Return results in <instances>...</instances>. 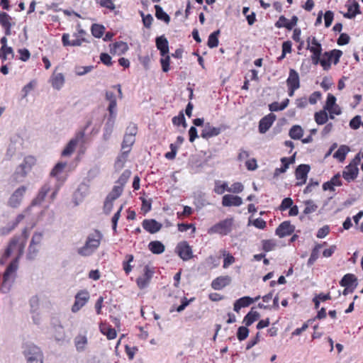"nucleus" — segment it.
Listing matches in <instances>:
<instances>
[{
  "mask_svg": "<svg viewBox=\"0 0 363 363\" xmlns=\"http://www.w3.org/2000/svg\"><path fill=\"white\" fill-rule=\"evenodd\" d=\"M242 203L241 197L231 194H225L222 199V205L223 206H240Z\"/></svg>",
  "mask_w": 363,
  "mask_h": 363,
  "instance_id": "obj_22",
  "label": "nucleus"
},
{
  "mask_svg": "<svg viewBox=\"0 0 363 363\" xmlns=\"http://www.w3.org/2000/svg\"><path fill=\"white\" fill-rule=\"evenodd\" d=\"M228 187L226 183L220 184V182L217 181L215 183L214 191L217 194H223L225 191H228Z\"/></svg>",
  "mask_w": 363,
  "mask_h": 363,
  "instance_id": "obj_60",
  "label": "nucleus"
},
{
  "mask_svg": "<svg viewBox=\"0 0 363 363\" xmlns=\"http://www.w3.org/2000/svg\"><path fill=\"white\" fill-rule=\"evenodd\" d=\"M130 174H131V172H130V170H128V169L125 170L121 174V175L120 176L118 179L116 181V184L118 185V186H121L123 188L125 184L128 181V179H129V178L130 177Z\"/></svg>",
  "mask_w": 363,
  "mask_h": 363,
  "instance_id": "obj_51",
  "label": "nucleus"
},
{
  "mask_svg": "<svg viewBox=\"0 0 363 363\" xmlns=\"http://www.w3.org/2000/svg\"><path fill=\"white\" fill-rule=\"evenodd\" d=\"M9 55H11L13 56V49L11 47H4L1 48L0 49V58L2 60V61H5L7 60V56Z\"/></svg>",
  "mask_w": 363,
  "mask_h": 363,
  "instance_id": "obj_63",
  "label": "nucleus"
},
{
  "mask_svg": "<svg viewBox=\"0 0 363 363\" xmlns=\"http://www.w3.org/2000/svg\"><path fill=\"white\" fill-rule=\"evenodd\" d=\"M106 99L109 101L108 111L111 117H115V112L116 108V98L115 94L111 91L106 92Z\"/></svg>",
  "mask_w": 363,
  "mask_h": 363,
  "instance_id": "obj_28",
  "label": "nucleus"
},
{
  "mask_svg": "<svg viewBox=\"0 0 363 363\" xmlns=\"http://www.w3.org/2000/svg\"><path fill=\"white\" fill-rule=\"evenodd\" d=\"M249 335V330L247 326H240L238 329L237 337L240 341L245 340Z\"/></svg>",
  "mask_w": 363,
  "mask_h": 363,
  "instance_id": "obj_55",
  "label": "nucleus"
},
{
  "mask_svg": "<svg viewBox=\"0 0 363 363\" xmlns=\"http://www.w3.org/2000/svg\"><path fill=\"white\" fill-rule=\"evenodd\" d=\"M175 252L183 261H188L194 257L192 247L185 240L177 245Z\"/></svg>",
  "mask_w": 363,
  "mask_h": 363,
  "instance_id": "obj_7",
  "label": "nucleus"
},
{
  "mask_svg": "<svg viewBox=\"0 0 363 363\" xmlns=\"http://www.w3.org/2000/svg\"><path fill=\"white\" fill-rule=\"evenodd\" d=\"M315 121L318 125L325 124L328 119V116L327 113L325 111H320L319 112H316L314 116Z\"/></svg>",
  "mask_w": 363,
  "mask_h": 363,
  "instance_id": "obj_48",
  "label": "nucleus"
},
{
  "mask_svg": "<svg viewBox=\"0 0 363 363\" xmlns=\"http://www.w3.org/2000/svg\"><path fill=\"white\" fill-rule=\"evenodd\" d=\"M260 298V296H257L255 298H251L250 296H244L235 301L233 305V310L239 313L242 308L247 307L254 302L257 301Z\"/></svg>",
  "mask_w": 363,
  "mask_h": 363,
  "instance_id": "obj_15",
  "label": "nucleus"
},
{
  "mask_svg": "<svg viewBox=\"0 0 363 363\" xmlns=\"http://www.w3.org/2000/svg\"><path fill=\"white\" fill-rule=\"evenodd\" d=\"M222 130V127L213 126L208 122L204 125V128L201 130V137L205 140H208L220 135Z\"/></svg>",
  "mask_w": 363,
  "mask_h": 363,
  "instance_id": "obj_12",
  "label": "nucleus"
},
{
  "mask_svg": "<svg viewBox=\"0 0 363 363\" xmlns=\"http://www.w3.org/2000/svg\"><path fill=\"white\" fill-rule=\"evenodd\" d=\"M27 169L22 168V166L19 165L13 174V181L16 183H19L27 176Z\"/></svg>",
  "mask_w": 363,
  "mask_h": 363,
  "instance_id": "obj_36",
  "label": "nucleus"
},
{
  "mask_svg": "<svg viewBox=\"0 0 363 363\" xmlns=\"http://www.w3.org/2000/svg\"><path fill=\"white\" fill-rule=\"evenodd\" d=\"M287 86L300 87V78L298 73L294 69H290L289 77L286 79Z\"/></svg>",
  "mask_w": 363,
  "mask_h": 363,
  "instance_id": "obj_25",
  "label": "nucleus"
},
{
  "mask_svg": "<svg viewBox=\"0 0 363 363\" xmlns=\"http://www.w3.org/2000/svg\"><path fill=\"white\" fill-rule=\"evenodd\" d=\"M342 55V52L340 50L334 49L329 52H325L323 58L320 61V65L325 70H328L331 67V62L334 65H337L340 62V59Z\"/></svg>",
  "mask_w": 363,
  "mask_h": 363,
  "instance_id": "obj_6",
  "label": "nucleus"
},
{
  "mask_svg": "<svg viewBox=\"0 0 363 363\" xmlns=\"http://www.w3.org/2000/svg\"><path fill=\"white\" fill-rule=\"evenodd\" d=\"M128 49V46L126 43L123 41L116 42L113 44L111 50L114 53L123 54Z\"/></svg>",
  "mask_w": 363,
  "mask_h": 363,
  "instance_id": "obj_38",
  "label": "nucleus"
},
{
  "mask_svg": "<svg viewBox=\"0 0 363 363\" xmlns=\"http://www.w3.org/2000/svg\"><path fill=\"white\" fill-rule=\"evenodd\" d=\"M26 190L27 188L25 186H21L16 189L9 199L8 205L11 208L18 207L23 200Z\"/></svg>",
  "mask_w": 363,
  "mask_h": 363,
  "instance_id": "obj_10",
  "label": "nucleus"
},
{
  "mask_svg": "<svg viewBox=\"0 0 363 363\" xmlns=\"http://www.w3.org/2000/svg\"><path fill=\"white\" fill-rule=\"evenodd\" d=\"M262 249L266 252L273 250L277 246L276 241L272 239L263 240L262 241Z\"/></svg>",
  "mask_w": 363,
  "mask_h": 363,
  "instance_id": "obj_50",
  "label": "nucleus"
},
{
  "mask_svg": "<svg viewBox=\"0 0 363 363\" xmlns=\"http://www.w3.org/2000/svg\"><path fill=\"white\" fill-rule=\"evenodd\" d=\"M289 104V99H284L281 104L278 102H273L269 106V108L271 111H279L285 109Z\"/></svg>",
  "mask_w": 363,
  "mask_h": 363,
  "instance_id": "obj_43",
  "label": "nucleus"
},
{
  "mask_svg": "<svg viewBox=\"0 0 363 363\" xmlns=\"http://www.w3.org/2000/svg\"><path fill=\"white\" fill-rule=\"evenodd\" d=\"M234 225L233 218H227L214 224L208 229V234H218L220 236H225L230 234Z\"/></svg>",
  "mask_w": 363,
  "mask_h": 363,
  "instance_id": "obj_3",
  "label": "nucleus"
},
{
  "mask_svg": "<svg viewBox=\"0 0 363 363\" xmlns=\"http://www.w3.org/2000/svg\"><path fill=\"white\" fill-rule=\"evenodd\" d=\"M356 281L357 278L354 274H347L342 277L340 284L342 286L350 288L352 286Z\"/></svg>",
  "mask_w": 363,
  "mask_h": 363,
  "instance_id": "obj_34",
  "label": "nucleus"
},
{
  "mask_svg": "<svg viewBox=\"0 0 363 363\" xmlns=\"http://www.w3.org/2000/svg\"><path fill=\"white\" fill-rule=\"evenodd\" d=\"M13 18L6 12H0V25L4 30L5 35L11 34V28L14 23L12 22Z\"/></svg>",
  "mask_w": 363,
  "mask_h": 363,
  "instance_id": "obj_17",
  "label": "nucleus"
},
{
  "mask_svg": "<svg viewBox=\"0 0 363 363\" xmlns=\"http://www.w3.org/2000/svg\"><path fill=\"white\" fill-rule=\"evenodd\" d=\"M298 20L296 16H293L290 20H288L284 16H281L274 25L277 28H285L291 30L297 24Z\"/></svg>",
  "mask_w": 363,
  "mask_h": 363,
  "instance_id": "obj_14",
  "label": "nucleus"
},
{
  "mask_svg": "<svg viewBox=\"0 0 363 363\" xmlns=\"http://www.w3.org/2000/svg\"><path fill=\"white\" fill-rule=\"evenodd\" d=\"M42 240V233H35L33 234L28 249L27 257L28 259H32L35 257L39 251L38 247L41 244Z\"/></svg>",
  "mask_w": 363,
  "mask_h": 363,
  "instance_id": "obj_9",
  "label": "nucleus"
},
{
  "mask_svg": "<svg viewBox=\"0 0 363 363\" xmlns=\"http://www.w3.org/2000/svg\"><path fill=\"white\" fill-rule=\"evenodd\" d=\"M225 252H226L224 250L223 253V256H225L223 267L225 269L228 268L230 264H233L235 261V257L229 253L225 254Z\"/></svg>",
  "mask_w": 363,
  "mask_h": 363,
  "instance_id": "obj_64",
  "label": "nucleus"
},
{
  "mask_svg": "<svg viewBox=\"0 0 363 363\" xmlns=\"http://www.w3.org/2000/svg\"><path fill=\"white\" fill-rule=\"evenodd\" d=\"M149 250L156 255L162 254L164 252L165 247L160 241H151L148 245Z\"/></svg>",
  "mask_w": 363,
  "mask_h": 363,
  "instance_id": "obj_32",
  "label": "nucleus"
},
{
  "mask_svg": "<svg viewBox=\"0 0 363 363\" xmlns=\"http://www.w3.org/2000/svg\"><path fill=\"white\" fill-rule=\"evenodd\" d=\"M123 191V186L116 184L113 187L111 191L108 194L106 197H108L109 199L115 201L122 194Z\"/></svg>",
  "mask_w": 363,
  "mask_h": 363,
  "instance_id": "obj_46",
  "label": "nucleus"
},
{
  "mask_svg": "<svg viewBox=\"0 0 363 363\" xmlns=\"http://www.w3.org/2000/svg\"><path fill=\"white\" fill-rule=\"evenodd\" d=\"M359 172V169L357 167V163L352 164L350 163L347 166L345 167L344 171L342 172L343 178L347 181L348 182L354 180Z\"/></svg>",
  "mask_w": 363,
  "mask_h": 363,
  "instance_id": "obj_19",
  "label": "nucleus"
},
{
  "mask_svg": "<svg viewBox=\"0 0 363 363\" xmlns=\"http://www.w3.org/2000/svg\"><path fill=\"white\" fill-rule=\"evenodd\" d=\"M306 42L307 49L312 53L311 58L313 63L314 65L320 63L322 60L320 59V55L323 50L321 44L318 41L315 36L308 37Z\"/></svg>",
  "mask_w": 363,
  "mask_h": 363,
  "instance_id": "obj_5",
  "label": "nucleus"
},
{
  "mask_svg": "<svg viewBox=\"0 0 363 363\" xmlns=\"http://www.w3.org/2000/svg\"><path fill=\"white\" fill-rule=\"evenodd\" d=\"M163 57L160 59L162 69L164 72H167L170 69V57L167 54Z\"/></svg>",
  "mask_w": 363,
  "mask_h": 363,
  "instance_id": "obj_62",
  "label": "nucleus"
},
{
  "mask_svg": "<svg viewBox=\"0 0 363 363\" xmlns=\"http://www.w3.org/2000/svg\"><path fill=\"white\" fill-rule=\"evenodd\" d=\"M142 226L147 232L155 234L161 230L162 225L155 219H145L142 222Z\"/></svg>",
  "mask_w": 363,
  "mask_h": 363,
  "instance_id": "obj_18",
  "label": "nucleus"
},
{
  "mask_svg": "<svg viewBox=\"0 0 363 363\" xmlns=\"http://www.w3.org/2000/svg\"><path fill=\"white\" fill-rule=\"evenodd\" d=\"M67 162H57L52 169L50 172V176L57 177L60 174H61L63 172L64 169L67 167Z\"/></svg>",
  "mask_w": 363,
  "mask_h": 363,
  "instance_id": "obj_49",
  "label": "nucleus"
},
{
  "mask_svg": "<svg viewBox=\"0 0 363 363\" xmlns=\"http://www.w3.org/2000/svg\"><path fill=\"white\" fill-rule=\"evenodd\" d=\"M105 31V28L102 25L94 24L91 26V33L95 38H101Z\"/></svg>",
  "mask_w": 363,
  "mask_h": 363,
  "instance_id": "obj_52",
  "label": "nucleus"
},
{
  "mask_svg": "<svg viewBox=\"0 0 363 363\" xmlns=\"http://www.w3.org/2000/svg\"><path fill=\"white\" fill-rule=\"evenodd\" d=\"M294 230L295 227L291 224L290 221H284L277 228L275 233L279 238H284L291 235Z\"/></svg>",
  "mask_w": 363,
  "mask_h": 363,
  "instance_id": "obj_16",
  "label": "nucleus"
},
{
  "mask_svg": "<svg viewBox=\"0 0 363 363\" xmlns=\"http://www.w3.org/2000/svg\"><path fill=\"white\" fill-rule=\"evenodd\" d=\"M74 345L78 352H82L85 350L88 340L85 335H78L74 338Z\"/></svg>",
  "mask_w": 363,
  "mask_h": 363,
  "instance_id": "obj_29",
  "label": "nucleus"
},
{
  "mask_svg": "<svg viewBox=\"0 0 363 363\" xmlns=\"http://www.w3.org/2000/svg\"><path fill=\"white\" fill-rule=\"evenodd\" d=\"M50 191V185L49 184H45L43 186H42V187L38 191V195L33 200L32 205L35 206L40 204L45 200V197L47 196Z\"/></svg>",
  "mask_w": 363,
  "mask_h": 363,
  "instance_id": "obj_23",
  "label": "nucleus"
},
{
  "mask_svg": "<svg viewBox=\"0 0 363 363\" xmlns=\"http://www.w3.org/2000/svg\"><path fill=\"white\" fill-rule=\"evenodd\" d=\"M135 141V139L133 136L125 135L121 145L122 152L128 154Z\"/></svg>",
  "mask_w": 363,
  "mask_h": 363,
  "instance_id": "obj_33",
  "label": "nucleus"
},
{
  "mask_svg": "<svg viewBox=\"0 0 363 363\" xmlns=\"http://www.w3.org/2000/svg\"><path fill=\"white\" fill-rule=\"evenodd\" d=\"M289 136L294 140H299L303 135V130L300 125H293L289 130Z\"/></svg>",
  "mask_w": 363,
  "mask_h": 363,
  "instance_id": "obj_39",
  "label": "nucleus"
},
{
  "mask_svg": "<svg viewBox=\"0 0 363 363\" xmlns=\"http://www.w3.org/2000/svg\"><path fill=\"white\" fill-rule=\"evenodd\" d=\"M318 209V206L314 203V202L311 200L306 201L305 202V208L303 210V213L305 215L311 214L315 212Z\"/></svg>",
  "mask_w": 363,
  "mask_h": 363,
  "instance_id": "obj_53",
  "label": "nucleus"
},
{
  "mask_svg": "<svg viewBox=\"0 0 363 363\" xmlns=\"http://www.w3.org/2000/svg\"><path fill=\"white\" fill-rule=\"evenodd\" d=\"M250 11L249 7H244L242 9V13L246 17L247 23L250 26L254 24L256 21V15L255 12H252L250 14L248 13Z\"/></svg>",
  "mask_w": 363,
  "mask_h": 363,
  "instance_id": "obj_54",
  "label": "nucleus"
},
{
  "mask_svg": "<svg viewBox=\"0 0 363 363\" xmlns=\"http://www.w3.org/2000/svg\"><path fill=\"white\" fill-rule=\"evenodd\" d=\"M251 223L255 228L261 230H263L267 227L266 221L261 218H257L255 219L252 222H251V220H250L248 225H250Z\"/></svg>",
  "mask_w": 363,
  "mask_h": 363,
  "instance_id": "obj_61",
  "label": "nucleus"
},
{
  "mask_svg": "<svg viewBox=\"0 0 363 363\" xmlns=\"http://www.w3.org/2000/svg\"><path fill=\"white\" fill-rule=\"evenodd\" d=\"M350 147L347 145H340L337 150L334 153L333 157L339 162H342L346 157L347 154L350 152Z\"/></svg>",
  "mask_w": 363,
  "mask_h": 363,
  "instance_id": "obj_31",
  "label": "nucleus"
},
{
  "mask_svg": "<svg viewBox=\"0 0 363 363\" xmlns=\"http://www.w3.org/2000/svg\"><path fill=\"white\" fill-rule=\"evenodd\" d=\"M128 155L125 152H122L121 154L118 157L116 162L115 167L116 169H122L124 167V164L127 160Z\"/></svg>",
  "mask_w": 363,
  "mask_h": 363,
  "instance_id": "obj_56",
  "label": "nucleus"
},
{
  "mask_svg": "<svg viewBox=\"0 0 363 363\" xmlns=\"http://www.w3.org/2000/svg\"><path fill=\"white\" fill-rule=\"evenodd\" d=\"M295 161L294 155L291 157H282L281 159V167L275 169L274 174L279 175V174L284 173L289 168V165Z\"/></svg>",
  "mask_w": 363,
  "mask_h": 363,
  "instance_id": "obj_30",
  "label": "nucleus"
},
{
  "mask_svg": "<svg viewBox=\"0 0 363 363\" xmlns=\"http://www.w3.org/2000/svg\"><path fill=\"white\" fill-rule=\"evenodd\" d=\"M359 13L360 10L359 4L357 2H354L353 4L349 6L347 12L344 14V16L347 18H353Z\"/></svg>",
  "mask_w": 363,
  "mask_h": 363,
  "instance_id": "obj_40",
  "label": "nucleus"
},
{
  "mask_svg": "<svg viewBox=\"0 0 363 363\" xmlns=\"http://www.w3.org/2000/svg\"><path fill=\"white\" fill-rule=\"evenodd\" d=\"M103 235L99 230H94L89 233L86 239L84 245L77 249V253L83 257L91 255L99 247Z\"/></svg>",
  "mask_w": 363,
  "mask_h": 363,
  "instance_id": "obj_2",
  "label": "nucleus"
},
{
  "mask_svg": "<svg viewBox=\"0 0 363 363\" xmlns=\"http://www.w3.org/2000/svg\"><path fill=\"white\" fill-rule=\"evenodd\" d=\"M23 348L28 363H43V354L40 347L34 344H26Z\"/></svg>",
  "mask_w": 363,
  "mask_h": 363,
  "instance_id": "obj_4",
  "label": "nucleus"
},
{
  "mask_svg": "<svg viewBox=\"0 0 363 363\" xmlns=\"http://www.w3.org/2000/svg\"><path fill=\"white\" fill-rule=\"evenodd\" d=\"M194 213V210L189 206H184L182 212H177V216L179 219H184L186 217H189Z\"/></svg>",
  "mask_w": 363,
  "mask_h": 363,
  "instance_id": "obj_58",
  "label": "nucleus"
},
{
  "mask_svg": "<svg viewBox=\"0 0 363 363\" xmlns=\"http://www.w3.org/2000/svg\"><path fill=\"white\" fill-rule=\"evenodd\" d=\"M220 34V30H217L212 33L210 34L208 39L207 45L210 48H214L218 47L219 41H218V35Z\"/></svg>",
  "mask_w": 363,
  "mask_h": 363,
  "instance_id": "obj_42",
  "label": "nucleus"
},
{
  "mask_svg": "<svg viewBox=\"0 0 363 363\" xmlns=\"http://www.w3.org/2000/svg\"><path fill=\"white\" fill-rule=\"evenodd\" d=\"M78 143V139H72L66 145L65 149L62 152V156L67 157L71 155L74 151L76 146Z\"/></svg>",
  "mask_w": 363,
  "mask_h": 363,
  "instance_id": "obj_35",
  "label": "nucleus"
},
{
  "mask_svg": "<svg viewBox=\"0 0 363 363\" xmlns=\"http://www.w3.org/2000/svg\"><path fill=\"white\" fill-rule=\"evenodd\" d=\"M276 120V116L273 113H269L266 116L263 117L259 123V131L261 133H266L270 127L272 125L273 123Z\"/></svg>",
  "mask_w": 363,
  "mask_h": 363,
  "instance_id": "obj_20",
  "label": "nucleus"
},
{
  "mask_svg": "<svg viewBox=\"0 0 363 363\" xmlns=\"http://www.w3.org/2000/svg\"><path fill=\"white\" fill-rule=\"evenodd\" d=\"M195 299H196L195 297H192V298L188 299L186 297L184 296L181 299V305H179L176 308V311L179 313L183 311L186 308V307H187L190 303L194 301Z\"/></svg>",
  "mask_w": 363,
  "mask_h": 363,
  "instance_id": "obj_57",
  "label": "nucleus"
},
{
  "mask_svg": "<svg viewBox=\"0 0 363 363\" xmlns=\"http://www.w3.org/2000/svg\"><path fill=\"white\" fill-rule=\"evenodd\" d=\"M154 274V271L148 266H145L143 274L136 279V284L139 289H143L147 287Z\"/></svg>",
  "mask_w": 363,
  "mask_h": 363,
  "instance_id": "obj_11",
  "label": "nucleus"
},
{
  "mask_svg": "<svg viewBox=\"0 0 363 363\" xmlns=\"http://www.w3.org/2000/svg\"><path fill=\"white\" fill-rule=\"evenodd\" d=\"M36 162V160L33 156H27L24 158L23 162L20 164L22 166V168H25L27 169V172H29L33 166L35 165Z\"/></svg>",
  "mask_w": 363,
  "mask_h": 363,
  "instance_id": "obj_47",
  "label": "nucleus"
},
{
  "mask_svg": "<svg viewBox=\"0 0 363 363\" xmlns=\"http://www.w3.org/2000/svg\"><path fill=\"white\" fill-rule=\"evenodd\" d=\"M50 83L55 89H60L65 84V77L62 73L53 72L50 77Z\"/></svg>",
  "mask_w": 363,
  "mask_h": 363,
  "instance_id": "obj_26",
  "label": "nucleus"
},
{
  "mask_svg": "<svg viewBox=\"0 0 363 363\" xmlns=\"http://www.w3.org/2000/svg\"><path fill=\"white\" fill-rule=\"evenodd\" d=\"M100 332L106 336L108 340H113L117 336V332L111 325L108 323H101L99 325Z\"/></svg>",
  "mask_w": 363,
  "mask_h": 363,
  "instance_id": "obj_24",
  "label": "nucleus"
},
{
  "mask_svg": "<svg viewBox=\"0 0 363 363\" xmlns=\"http://www.w3.org/2000/svg\"><path fill=\"white\" fill-rule=\"evenodd\" d=\"M309 171L310 166L308 164H300L297 167L295 172L297 186H301L306 182L307 175Z\"/></svg>",
  "mask_w": 363,
  "mask_h": 363,
  "instance_id": "obj_13",
  "label": "nucleus"
},
{
  "mask_svg": "<svg viewBox=\"0 0 363 363\" xmlns=\"http://www.w3.org/2000/svg\"><path fill=\"white\" fill-rule=\"evenodd\" d=\"M323 245L321 244H317L313 249L312 250V252L311 253L310 257L308 260V264L312 265L313 263L317 260V259L319 257V252L320 250L322 247Z\"/></svg>",
  "mask_w": 363,
  "mask_h": 363,
  "instance_id": "obj_44",
  "label": "nucleus"
},
{
  "mask_svg": "<svg viewBox=\"0 0 363 363\" xmlns=\"http://www.w3.org/2000/svg\"><path fill=\"white\" fill-rule=\"evenodd\" d=\"M133 255H126L125 260L123 262V269L127 275L132 271L133 266L130 265V263L133 262Z\"/></svg>",
  "mask_w": 363,
  "mask_h": 363,
  "instance_id": "obj_45",
  "label": "nucleus"
},
{
  "mask_svg": "<svg viewBox=\"0 0 363 363\" xmlns=\"http://www.w3.org/2000/svg\"><path fill=\"white\" fill-rule=\"evenodd\" d=\"M231 282L230 277L225 276H220L214 279L211 282V287L214 290H221L224 287L228 286Z\"/></svg>",
  "mask_w": 363,
  "mask_h": 363,
  "instance_id": "obj_21",
  "label": "nucleus"
},
{
  "mask_svg": "<svg viewBox=\"0 0 363 363\" xmlns=\"http://www.w3.org/2000/svg\"><path fill=\"white\" fill-rule=\"evenodd\" d=\"M90 298L89 293L87 290L83 289L79 291L74 296V303L72 306V312L77 313L84 307Z\"/></svg>",
  "mask_w": 363,
  "mask_h": 363,
  "instance_id": "obj_8",
  "label": "nucleus"
},
{
  "mask_svg": "<svg viewBox=\"0 0 363 363\" xmlns=\"http://www.w3.org/2000/svg\"><path fill=\"white\" fill-rule=\"evenodd\" d=\"M96 4H99L101 7L106 8L110 11H113L116 8L113 0H95Z\"/></svg>",
  "mask_w": 363,
  "mask_h": 363,
  "instance_id": "obj_59",
  "label": "nucleus"
},
{
  "mask_svg": "<svg viewBox=\"0 0 363 363\" xmlns=\"http://www.w3.org/2000/svg\"><path fill=\"white\" fill-rule=\"evenodd\" d=\"M25 247L26 245L14 236L9 240L0 259V262L2 264H4L11 255H14L15 258L11 262L4 272L1 284L2 290H9L15 279L16 272L18 267V261L23 255Z\"/></svg>",
  "mask_w": 363,
  "mask_h": 363,
  "instance_id": "obj_1",
  "label": "nucleus"
},
{
  "mask_svg": "<svg viewBox=\"0 0 363 363\" xmlns=\"http://www.w3.org/2000/svg\"><path fill=\"white\" fill-rule=\"evenodd\" d=\"M156 46L160 50L162 56H164L169 52V43L166 38L160 36L156 38Z\"/></svg>",
  "mask_w": 363,
  "mask_h": 363,
  "instance_id": "obj_27",
  "label": "nucleus"
},
{
  "mask_svg": "<svg viewBox=\"0 0 363 363\" xmlns=\"http://www.w3.org/2000/svg\"><path fill=\"white\" fill-rule=\"evenodd\" d=\"M259 317L257 311H250L244 318L243 322L247 327L251 325Z\"/></svg>",
  "mask_w": 363,
  "mask_h": 363,
  "instance_id": "obj_41",
  "label": "nucleus"
},
{
  "mask_svg": "<svg viewBox=\"0 0 363 363\" xmlns=\"http://www.w3.org/2000/svg\"><path fill=\"white\" fill-rule=\"evenodd\" d=\"M155 16L158 20L163 21L166 23L170 22L169 16L163 11L162 8L160 5L155 6Z\"/></svg>",
  "mask_w": 363,
  "mask_h": 363,
  "instance_id": "obj_37",
  "label": "nucleus"
}]
</instances>
